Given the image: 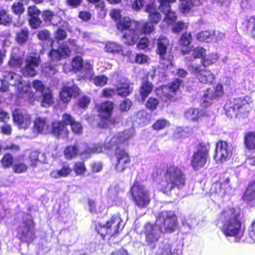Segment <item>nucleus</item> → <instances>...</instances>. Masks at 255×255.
I'll use <instances>...</instances> for the list:
<instances>
[{
  "label": "nucleus",
  "instance_id": "1",
  "mask_svg": "<svg viewBox=\"0 0 255 255\" xmlns=\"http://www.w3.org/2000/svg\"><path fill=\"white\" fill-rule=\"evenodd\" d=\"M217 225L226 238L233 237L236 242H240L244 235L242 230L240 214L233 208H225L219 215Z\"/></svg>",
  "mask_w": 255,
  "mask_h": 255
},
{
  "label": "nucleus",
  "instance_id": "2",
  "mask_svg": "<svg viewBox=\"0 0 255 255\" xmlns=\"http://www.w3.org/2000/svg\"><path fill=\"white\" fill-rule=\"evenodd\" d=\"M186 182V175L182 169L174 164H169L167 166L162 178L158 183L157 188L164 194L169 195L173 190H182Z\"/></svg>",
  "mask_w": 255,
  "mask_h": 255
},
{
  "label": "nucleus",
  "instance_id": "3",
  "mask_svg": "<svg viewBox=\"0 0 255 255\" xmlns=\"http://www.w3.org/2000/svg\"><path fill=\"white\" fill-rule=\"evenodd\" d=\"M110 15L112 18L118 21L117 22L118 29L126 31L122 37L123 42L128 45L134 44L139 39L141 33L137 29V22L130 19L128 17H122L120 10H112Z\"/></svg>",
  "mask_w": 255,
  "mask_h": 255
},
{
  "label": "nucleus",
  "instance_id": "4",
  "mask_svg": "<svg viewBox=\"0 0 255 255\" xmlns=\"http://www.w3.org/2000/svg\"><path fill=\"white\" fill-rule=\"evenodd\" d=\"M133 130L128 129L124 132L119 133L113 136H109L105 140V146L98 143L87 147L86 150L81 153L83 158H87L92 154L98 153L103 152V149H110L114 146L126 141L133 136Z\"/></svg>",
  "mask_w": 255,
  "mask_h": 255
},
{
  "label": "nucleus",
  "instance_id": "5",
  "mask_svg": "<svg viewBox=\"0 0 255 255\" xmlns=\"http://www.w3.org/2000/svg\"><path fill=\"white\" fill-rule=\"evenodd\" d=\"M3 77L9 85L13 87L17 86L16 94L18 98H21L26 101H31L34 97V93L30 91L31 87L26 82H22L21 76L12 72H5Z\"/></svg>",
  "mask_w": 255,
  "mask_h": 255
},
{
  "label": "nucleus",
  "instance_id": "6",
  "mask_svg": "<svg viewBox=\"0 0 255 255\" xmlns=\"http://www.w3.org/2000/svg\"><path fill=\"white\" fill-rule=\"evenodd\" d=\"M251 102V99L249 96L231 99L224 106L226 114L231 118L233 117H237L240 114L248 113Z\"/></svg>",
  "mask_w": 255,
  "mask_h": 255
},
{
  "label": "nucleus",
  "instance_id": "7",
  "mask_svg": "<svg viewBox=\"0 0 255 255\" xmlns=\"http://www.w3.org/2000/svg\"><path fill=\"white\" fill-rule=\"evenodd\" d=\"M152 2V0H135L132 3V8L138 10L144 5H146V10L150 13L149 18L151 22H145L141 28L142 32L144 34L150 33L152 32L154 27L152 23H157L161 19V16L160 13L151 9L153 4H149Z\"/></svg>",
  "mask_w": 255,
  "mask_h": 255
},
{
  "label": "nucleus",
  "instance_id": "8",
  "mask_svg": "<svg viewBox=\"0 0 255 255\" xmlns=\"http://www.w3.org/2000/svg\"><path fill=\"white\" fill-rule=\"evenodd\" d=\"M157 52L159 55V67L163 70L172 67L173 56L171 53L169 40L164 37H160L158 39Z\"/></svg>",
  "mask_w": 255,
  "mask_h": 255
},
{
  "label": "nucleus",
  "instance_id": "9",
  "mask_svg": "<svg viewBox=\"0 0 255 255\" xmlns=\"http://www.w3.org/2000/svg\"><path fill=\"white\" fill-rule=\"evenodd\" d=\"M124 224L119 214L113 215L106 224H99L96 227L97 231L102 237L106 235L113 236L116 235L120 230H122Z\"/></svg>",
  "mask_w": 255,
  "mask_h": 255
},
{
  "label": "nucleus",
  "instance_id": "10",
  "mask_svg": "<svg viewBox=\"0 0 255 255\" xmlns=\"http://www.w3.org/2000/svg\"><path fill=\"white\" fill-rule=\"evenodd\" d=\"M129 194L132 201L138 208H142L149 204L150 196L148 191L144 186L135 183L131 187Z\"/></svg>",
  "mask_w": 255,
  "mask_h": 255
},
{
  "label": "nucleus",
  "instance_id": "11",
  "mask_svg": "<svg viewBox=\"0 0 255 255\" xmlns=\"http://www.w3.org/2000/svg\"><path fill=\"white\" fill-rule=\"evenodd\" d=\"M22 225L18 228L17 235L23 242L31 243L35 238L34 224L31 217L27 214L23 218Z\"/></svg>",
  "mask_w": 255,
  "mask_h": 255
},
{
  "label": "nucleus",
  "instance_id": "12",
  "mask_svg": "<svg viewBox=\"0 0 255 255\" xmlns=\"http://www.w3.org/2000/svg\"><path fill=\"white\" fill-rule=\"evenodd\" d=\"M177 222V217L173 212L164 211L159 214L155 224L163 232H172Z\"/></svg>",
  "mask_w": 255,
  "mask_h": 255
},
{
  "label": "nucleus",
  "instance_id": "13",
  "mask_svg": "<svg viewBox=\"0 0 255 255\" xmlns=\"http://www.w3.org/2000/svg\"><path fill=\"white\" fill-rule=\"evenodd\" d=\"M210 148L208 142H201L198 144L197 151L193 155L191 160V164L194 169L198 170L205 165Z\"/></svg>",
  "mask_w": 255,
  "mask_h": 255
},
{
  "label": "nucleus",
  "instance_id": "14",
  "mask_svg": "<svg viewBox=\"0 0 255 255\" xmlns=\"http://www.w3.org/2000/svg\"><path fill=\"white\" fill-rule=\"evenodd\" d=\"M189 71L203 84H211L215 79L214 74L209 70L203 68L201 64L192 63L188 67Z\"/></svg>",
  "mask_w": 255,
  "mask_h": 255
},
{
  "label": "nucleus",
  "instance_id": "15",
  "mask_svg": "<svg viewBox=\"0 0 255 255\" xmlns=\"http://www.w3.org/2000/svg\"><path fill=\"white\" fill-rule=\"evenodd\" d=\"M98 111L101 120L99 126L102 128L108 127L110 124H114V121L112 115L114 109V105L112 102L107 101L97 106Z\"/></svg>",
  "mask_w": 255,
  "mask_h": 255
},
{
  "label": "nucleus",
  "instance_id": "16",
  "mask_svg": "<svg viewBox=\"0 0 255 255\" xmlns=\"http://www.w3.org/2000/svg\"><path fill=\"white\" fill-rule=\"evenodd\" d=\"M161 232H163L156 224L155 225L146 224L144 226V232L146 245L152 249L154 248L159 239Z\"/></svg>",
  "mask_w": 255,
  "mask_h": 255
},
{
  "label": "nucleus",
  "instance_id": "17",
  "mask_svg": "<svg viewBox=\"0 0 255 255\" xmlns=\"http://www.w3.org/2000/svg\"><path fill=\"white\" fill-rule=\"evenodd\" d=\"M214 159L217 163H222L228 160L233 154V147L226 141H219L216 144Z\"/></svg>",
  "mask_w": 255,
  "mask_h": 255
},
{
  "label": "nucleus",
  "instance_id": "18",
  "mask_svg": "<svg viewBox=\"0 0 255 255\" xmlns=\"http://www.w3.org/2000/svg\"><path fill=\"white\" fill-rule=\"evenodd\" d=\"M40 57L34 54L28 56L25 60V65L21 68L22 74L26 77H34L37 74L36 69L39 67Z\"/></svg>",
  "mask_w": 255,
  "mask_h": 255
},
{
  "label": "nucleus",
  "instance_id": "19",
  "mask_svg": "<svg viewBox=\"0 0 255 255\" xmlns=\"http://www.w3.org/2000/svg\"><path fill=\"white\" fill-rule=\"evenodd\" d=\"M223 86L217 84L213 89H207L204 91V94L201 100V104L203 107H207L211 105L214 99H216L221 97L223 94Z\"/></svg>",
  "mask_w": 255,
  "mask_h": 255
},
{
  "label": "nucleus",
  "instance_id": "20",
  "mask_svg": "<svg viewBox=\"0 0 255 255\" xmlns=\"http://www.w3.org/2000/svg\"><path fill=\"white\" fill-rule=\"evenodd\" d=\"M181 83V80L176 79L171 83L169 87L164 86L160 89H158L157 94L163 101L167 102L171 101L173 98V94L178 89Z\"/></svg>",
  "mask_w": 255,
  "mask_h": 255
},
{
  "label": "nucleus",
  "instance_id": "21",
  "mask_svg": "<svg viewBox=\"0 0 255 255\" xmlns=\"http://www.w3.org/2000/svg\"><path fill=\"white\" fill-rule=\"evenodd\" d=\"M115 157L116 170L118 172H123L130 162L128 154L125 150L118 147L115 151Z\"/></svg>",
  "mask_w": 255,
  "mask_h": 255
},
{
  "label": "nucleus",
  "instance_id": "22",
  "mask_svg": "<svg viewBox=\"0 0 255 255\" xmlns=\"http://www.w3.org/2000/svg\"><path fill=\"white\" fill-rule=\"evenodd\" d=\"M12 117L14 122L19 128L25 129L31 124V116L25 111L16 109L13 112Z\"/></svg>",
  "mask_w": 255,
  "mask_h": 255
},
{
  "label": "nucleus",
  "instance_id": "23",
  "mask_svg": "<svg viewBox=\"0 0 255 255\" xmlns=\"http://www.w3.org/2000/svg\"><path fill=\"white\" fill-rule=\"evenodd\" d=\"M71 50L66 44H62L57 50L52 49L49 56L53 61H57L62 58H66L70 55Z\"/></svg>",
  "mask_w": 255,
  "mask_h": 255
},
{
  "label": "nucleus",
  "instance_id": "24",
  "mask_svg": "<svg viewBox=\"0 0 255 255\" xmlns=\"http://www.w3.org/2000/svg\"><path fill=\"white\" fill-rule=\"evenodd\" d=\"M79 89L76 86L72 87H64L60 93V97L61 100L64 103L68 102L72 96H76L79 94Z\"/></svg>",
  "mask_w": 255,
  "mask_h": 255
},
{
  "label": "nucleus",
  "instance_id": "25",
  "mask_svg": "<svg viewBox=\"0 0 255 255\" xmlns=\"http://www.w3.org/2000/svg\"><path fill=\"white\" fill-rule=\"evenodd\" d=\"M115 88L117 94L121 97H126L128 96L132 91L128 81L125 78L118 80L115 85Z\"/></svg>",
  "mask_w": 255,
  "mask_h": 255
},
{
  "label": "nucleus",
  "instance_id": "26",
  "mask_svg": "<svg viewBox=\"0 0 255 255\" xmlns=\"http://www.w3.org/2000/svg\"><path fill=\"white\" fill-rule=\"evenodd\" d=\"M229 179L227 178L223 183H215L211 188L212 193L217 194L220 197H223L230 191L231 188L229 184Z\"/></svg>",
  "mask_w": 255,
  "mask_h": 255
},
{
  "label": "nucleus",
  "instance_id": "27",
  "mask_svg": "<svg viewBox=\"0 0 255 255\" xmlns=\"http://www.w3.org/2000/svg\"><path fill=\"white\" fill-rule=\"evenodd\" d=\"M51 132L56 136L63 138H67L69 134L65 125L61 122H56L52 124Z\"/></svg>",
  "mask_w": 255,
  "mask_h": 255
},
{
  "label": "nucleus",
  "instance_id": "28",
  "mask_svg": "<svg viewBox=\"0 0 255 255\" xmlns=\"http://www.w3.org/2000/svg\"><path fill=\"white\" fill-rule=\"evenodd\" d=\"M179 250L173 244L166 243L160 246L156 255H178Z\"/></svg>",
  "mask_w": 255,
  "mask_h": 255
},
{
  "label": "nucleus",
  "instance_id": "29",
  "mask_svg": "<svg viewBox=\"0 0 255 255\" xmlns=\"http://www.w3.org/2000/svg\"><path fill=\"white\" fill-rule=\"evenodd\" d=\"M243 200L247 204L255 201V181L251 183L247 187L243 197Z\"/></svg>",
  "mask_w": 255,
  "mask_h": 255
},
{
  "label": "nucleus",
  "instance_id": "30",
  "mask_svg": "<svg viewBox=\"0 0 255 255\" xmlns=\"http://www.w3.org/2000/svg\"><path fill=\"white\" fill-rule=\"evenodd\" d=\"M151 121V115L145 111H138L136 115L134 121L140 126H144L149 124Z\"/></svg>",
  "mask_w": 255,
  "mask_h": 255
},
{
  "label": "nucleus",
  "instance_id": "31",
  "mask_svg": "<svg viewBox=\"0 0 255 255\" xmlns=\"http://www.w3.org/2000/svg\"><path fill=\"white\" fill-rule=\"evenodd\" d=\"M203 113L198 109L190 108L184 113L185 118L190 122H197L202 116Z\"/></svg>",
  "mask_w": 255,
  "mask_h": 255
},
{
  "label": "nucleus",
  "instance_id": "32",
  "mask_svg": "<svg viewBox=\"0 0 255 255\" xmlns=\"http://www.w3.org/2000/svg\"><path fill=\"white\" fill-rule=\"evenodd\" d=\"M72 170L68 164H64L61 169L53 170L51 171L50 176L51 177L57 179L60 177H65L68 176Z\"/></svg>",
  "mask_w": 255,
  "mask_h": 255
},
{
  "label": "nucleus",
  "instance_id": "33",
  "mask_svg": "<svg viewBox=\"0 0 255 255\" xmlns=\"http://www.w3.org/2000/svg\"><path fill=\"white\" fill-rule=\"evenodd\" d=\"M11 10L13 13L18 15L17 23H14V25L17 27L20 26L23 23V20L21 19L20 15L24 12L23 3L20 1L14 2L11 6Z\"/></svg>",
  "mask_w": 255,
  "mask_h": 255
},
{
  "label": "nucleus",
  "instance_id": "34",
  "mask_svg": "<svg viewBox=\"0 0 255 255\" xmlns=\"http://www.w3.org/2000/svg\"><path fill=\"white\" fill-rule=\"evenodd\" d=\"M48 125L45 118H37L34 122V130L38 133L43 132L45 130H47Z\"/></svg>",
  "mask_w": 255,
  "mask_h": 255
},
{
  "label": "nucleus",
  "instance_id": "35",
  "mask_svg": "<svg viewBox=\"0 0 255 255\" xmlns=\"http://www.w3.org/2000/svg\"><path fill=\"white\" fill-rule=\"evenodd\" d=\"M219 59V56L217 53H212L208 55H204L202 58L201 63L204 67L209 66L215 63Z\"/></svg>",
  "mask_w": 255,
  "mask_h": 255
},
{
  "label": "nucleus",
  "instance_id": "36",
  "mask_svg": "<svg viewBox=\"0 0 255 255\" xmlns=\"http://www.w3.org/2000/svg\"><path fill=\"white\" fill-rule=\"evenodd\" d=\"M19 49L15 47L12 49L9 65L11 67L19 66L22 62V59L20 55L17 54Z\"/></svg>",
  "mask_w": 255,
  "mask_h": 255
},
{
  "label": "nucleus",
  "instance_id": "37",
  "mask_svg": "<svg viewBox=\"0 0 255 255\" xmlns=\"http://www.w3.org/2000/svg\"><path fill=\"white\" fill-rule=\"evenodd\" d=\"M160 11L165 15L164 21L168 24H172L175 21L176 19V14L174 11L171 10L170 5L168 6V8L164 7Z\"/></svg>",
  "mask_w": 255,
  "mask_h": 255
},
{
  "label": "nucleus",
  "instance_id": "38",
  "mask_svg": "<svg viewBox=\"0 0 255 255\" xmlns=\"http://www.w3.org/2000/svg\"><path fill=\"white\" fill-rule=\"evenodd\" d=\"M244 143L248 149H255V132H248L244 137Z\"/></svg>",
  "mask_w": 255,
  "mask_h": 255
},
{
  "label": "nucleus",
  "instance_id": "39",
  "mask_svg": "<svg viewBox=\"0 0 255 255\" xmlns=\"http://www.w3.org/2000/svg\"><path fill=\"white\" fill-rule=\"evenodd\" d=\"M152 85L148 81H144L142 82L140 88V95L141 99L144 101L148 96L152 90Z\"/></svg>",
  "mask_w": 255,
  "mask_h": 255
},
{
  "label": "nucleus",
  "instance_id": "40",
  "mask_svg": "<svg viewBox=\"0 0 255 255\" xmlns=\"http://www.w3.org/2000/svg\"><path fill=\"white\" fill-rule=\"evenodd\" d=\"M191 40L190 33H185L182 35L180 38V44L186 47L185 49H182V52L184 54L188 53L190 51V48L187 47V46L190 44Z\"/></svg>",
  "mask_w": 255,
  "mask_h": 255
},
{
  "label": "nucleus",
  "instance_id": "41",
  "mask_svg": "<svg viewBox=\"0 0 255 255\" xmlns=\"http://www.w3.org/2000/svg\"><path fill=\"white\" fill-rule=\"evenodd\" d=\"M213 36L214 33L212 31L205 30L198 33L196 38L199 41L210 42H212V37Z\"/></svg>",
  "mask_w": 255,
  "mask_h": 255
},
{
  "label": "nucleus",
  "instance_id": "42",
  "mask_svg": "<svg viewBox=\"0 0 255 255\" xmlns=\"http://www.w3.org/2000/svg\"><path fill=\"white\" fill-rule=\"evenodd\" d=\"M12 16L4 9H0V25H9L11 23Z\"/></svg>",
  "mask_w": 255,
  "mask_h": 255
},
{
  "label": "nucleus",
  "instance_id": "43",
  "mask_svg": "<svg viewBox=\"0 0 255 255\" xmlns=\"http://www.w3.org/2000/svg\"><path fill=\"white\" fill-rule=\"evenodd\" d=\"M43 99L41 102V106L48 107L53 103V98L50 91L48 89L42 93Z\"/></svg>",
  "mask_w": 255,
  "mask_h": 255
},
{
  "label": "nucleus",
  "instance_id": "44",
  "mask_svg": "<svg viewBox=\"0 0 255 255\" xmlns=\"http://www.w3.org/2000/svg\"><path fill=\"white\" fill-rule=\"evenodd\" d=\"M180 1H182V2L181 3L180 6V11L184 13H187L188 12L192 7L194 6H197L198 4H195L194 0L193 1L192 0H180Z\"/></svg>",
  "mask_w": 255,
  "mask_h": 255
},
{
  "label": "nucleus",
  "instance_id": "45",
  "mask_svg": "<svg viewBox=\"0 0 255 255\" xmlns=\"http://www.w3.org/2000/svg\"><path fill=\"white\" fill-rule=\"evenodd\" d=\"M81 70L84 73L83 77L87 79L90 78L93 74L92 66L89 62L87 61L83 62Z\"/></svg>",
  "mask_w": 255,
  "mask_h": 255
},
{
  "label": "nucleus",
  "instance_id": "46",
  "mask_svg": "<svg viewBox=\"0 0 255 255\" xmlns=\"http://www.w3.org/2000/svg\"><path fill=\"white\" fill-rule=\"evenodd\" d=\"M122 50V46L114 42H108L105 46V50L107 52L119 53Z\"/></svg>",
  "mask_w": 255,
  "mask_h": 255
},
{
  "label": "nucleus",
  "instance_id": "47",
  "mask_svg": "<svg viewBox=\"0 0 255 255\" xmlns=\"http://www.w3.org/2000/svg\"><path fill=\"white\" fill-rule=\"evenodd\" d=\"M28 30L26 28H23L17 32L16 33V40L20 43L22 44L25 42L28 38Z\"/></svg>",
  "mask_w": 255,
  "mask_h": 255
},
{
  "label": "nucleus",
  "instance_id": "48",
  "mask_svg": "<svg viewBox=\"0 0 255 255\" xmlns=\"http://www.w3.org/2000/svg\"><path fill=\"white\" fill-rule=\"evenodd\" d=\"M77 153L78 149L76 146H67L64 150L65 156L68 159L75 157Z\"/></svg>",
  "mask_w": 255,
  "mask_h": 255
},
{
  "label": "nucleus",
  "instance_id": "49",
  "mask_svg": "<svg viewBox=\"0 0 255 255\" xmlns=\"http://www.w3.org/2000/svg\"><path fill=\"white\" fill-rule=\"evenodd\" d=\"M191 52L192 57L194 58H200L201 59L206 54V50L202 47L198 46L193 48V49L189 52Z\"/></svg>",
  "mask_w": 255,
  "mask_h": 255
},
{
  "label": "nucleus",
  "instance_id": "50",
  "mask_svg": "<svg viewBox=\"0 0 255 255\" xmlns=\"http://www.w3.org/2000/svg\"><path fill=\"white\" fill-rule=\"evenodd\" d=\"M42 16L44 21L47 22H50L52 24L55 25L56 23H55L53 22L52 19L54 18H56L59 20L61 19V18L57 15H55L50 10H45L43 11L42 14Z\"/></svg>",
  "mask_w": 255,
  "mask_h": 255
},
{
  "label": "nucleus",
  "instance_id": "51",
  "mask_svg": "<svg viewBox=\"0 0 255 255\" xmlns=\"http://www.w3.org/2000/svg\"><path fill=\"white\" fill-rule=\"evenodd\" d=\"M42 71L47 76H52L56 73L57 70L51 64L45 63L42 66Z\"/></svg>",
  "mask_w": 255,
  "mask_h": 255
},
{
  "label": "nucleus",
  "instance_id": "52",
  "mask_svg": "<svg viewBox=\"0 0 255 255\" xmlns=\"http://www.w3.org/2000/svg\"><path fill=\"white\" fill-rule=\"evenodd\" d=\"M13 162L12 156L9 154H5L1 160V163L2 167L4 168L10 167Z\"/></svg>",
  "mask_w": 255,
  "mask_h": 255
},
{
  "label": "nucleus",
  "instance_id": "53",
  "mask_svg": "<svg viewBox=\"0 0 255 255\" xmlns=\"http://www.w3.org/2000/svg\"><path fill=\"white\" fill-rule=\"evenodd\" d=\"M169 126V122L164 119L157 120L152 126L155 130H161Z\"/></svg>",
  "mask_w": 255,
  "mask_h": 255
},
{
  "label": "nucleus",
  "instance_id": "54",
  "mask_svg": "<svg viewBox=\"0 0 255 255\" xmlns=\"http://www.w3.org/2000/svg\"><path fill=\"white\" fill-rule=\"evenodd\" d=\"M108 81V78L105 75L97 76L93 79L94 83L97 86L103 87L105 85Z\"/></svg>",
  "mask_w": 255,
  "mask_h": 255
},
{
  "label": "nucleus",
  "instance_id": "55",
  "mask_svg": "<svg viewBox=\"0 0 255 255\" xmlns=\"http://www.w3.org/2000/svg\"><path fill=\"white\" fill-rule=\"evenodd\" d=\"M73 170L76 175H79L84 173L86 170V168L83 162H78L75 163Z\"/></svg>",
  "mask_w": 255,
  "mask_h": 255
},
{
  "label": "nucleus",
  "instance_id": "56",
  "mask_svg": "<svg viewBox=\"0 0 255 255\" xmlns=\"http://www.w3.org/2000/svg\"><path fill=\"white\" fill-rule=\"evenodd\" d=\"M158 104L159 101L157 99L150 97L146 102L145 106L149 110L153 111L156 109Z\"/></svg>",
  "mask_w": 255,
  "mask_h": 255
},
{
  "label": "nucleus",
  "instance_id": "57",
  "mask_svg": "<svg viewBox=\"0 0 255 255\" xmlns=\"http://www.w3.org/2000/svg\"><path fill=\"white\" fill-rule=\"evenodd\" d=\"M83 62L82 57L77 56L73 58L72 62V66L75 69L80 70L82 69Z\"/></svg>",
  "mask_w": 255,
  "mask_h": 255
},
{
  "label": "nucleus",
  "instance_id": "58",
  "mask_svg": "<svg viewBox=\"0 0 255 255\" xmlns=\"http://www.w3.org/2000/svg\"><path fill=\"white\" fill-rule=\"evenodd\" d=\"M27 169V166L26 164L20 162L15 163L13 166V170L16 173H21L24 172Z\"/></svg>",
  "mask_w": 255,
  "mask_h": 255
},
{
  "label": "nucleus",
  "instance_id": "59",
  "mask_svg": "<svg viewBox=\"0 0 255 255\" xmlns=\"http://www.w3.org/2000/svg\"><path fill=\"white\" fill-rule=\"evenodd\" d=\"M32 87L37 92L41 94L44 92L45 86L43 83L39 80H35L32 82Z\"/></svg>",
  "mask_w": 255,
  "mask_h": 255
},
{
  "label": "nucleus",
  "instance_id": "60",
  "mask_svg": "<svg viewBox=\"0 0 255 255\" xmlns=\"http://www.w3.org/2000/svg\"><path fill=\"white\" fill-rule=\"evenodd\" d=\"M188 24L186 23H184L182 21H178L173 25L172 30L174 33H178L184 28H186Z\"/></svg>",
  "mask_w": 255,
  "mask_h": 255
},
{
  "label": "nucleus",
  "instance_id": "61",
  "mask_svg": "<svg viewBox=\"0 0 255 255\" xmlns=\"http://www.w3.org/2000/svg\"><path fill=\"white\" fill-rule=\"evenodd\" d=\"M246 24L247 28L253 27L252 33L255 36V16L247 18L246 20Z\"/></svg>",
  "mask_w": 255,
  "mask_h": 255
},
{
  "label": "nucleus",
  "instance_id": "62",
  "mask_svg": "<svg viewBox=\"0 0 255 255\" xmlns=\"http://www.w3.org/2000/svg\"><path fill=\"white\" fill-rule=\"evenodd\" d=\"M27 11L30 17H38L40 13V11L35 6L29 7Z\"/></svg>",
  "mask_w": 255,
  "mask_h": 255
},
{
  "label": "nucleus",
  "instance_id": "63",
  "mask_svg": "<svg viewBox=\"0 0 255 255\" xmlns=\"http://www.w3.org/2000/svg\"><path fill=\"white\" fill-rule=\"evenodd\" d=\"M248 233L249 238L251 241L255 243V220L254 221L248 229Z\"/></svg>",
  "mask_w": 255,
  "mask_h": 255
},
{
  "label": "nucleus",
  "instance_id": "64",
  "mask_svg": "<svg viewBox=\"0 0 255 255\" xmlns=\"http://www.w3.org/2000/svg\"><path fill=\"white\" fill-rule=\"evenodd\" d=\"M66 35L67 34L65 30L59 28L55 34V38L58 41L62 40L66 37Z\"/></svg>",
  "mask_w": 255,
  "mask_h": 255
}]
</instances>
